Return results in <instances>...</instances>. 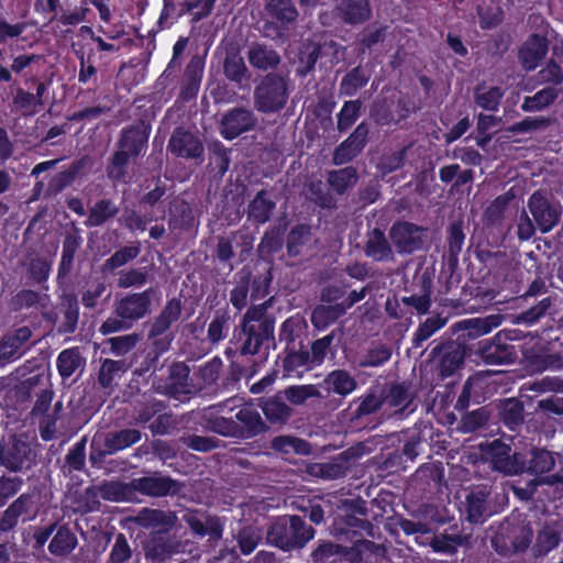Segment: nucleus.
<instances>
[{
    "label": "nucleus",
    "instance_id": "393cba45",
    "mask_svg": "<svg viewBox=\"0 0 563 563\" xmlns=\"http://www.w3.org/2000/svg\"><path fill=\"white\" fill-rule=\"evenodd\" d=\"M268 12L282 22H289L296 19L297 10L290 0H269Z\"/></svg>",
    "mask_w": 563,
    "mask_h": 563
},
{
    "label": "nucleus",
    "instance_id": "ea45409f",
    "mask_svg": "<svg viewBox=\"0 0 563 563\" xmlns=\"http://www.w3.org/2000/svg\"><path fill=\"white\" fill-rule=\"evenodd\" d=\"M20 486L21 481L16 476L0 478V505L12 497L20 489Z\"/></svg>",
    "mask_w": 563,
    "mask_h": 563
},
{
    "label": "nucleus",
    "instance_id": "de8ad7c7",
    "mask_svg": "<svg viewBox=\"0 0 563 563\" xmlns=\"http://www.w3.org/2000/svg\"><path fill=\"white\" fill-rule=\"evenodd\" d=\"M132 132H125L122 140V150L118 152L113 157V164L114 165H123L126 161L130 154H137V148H130L128 146V141L131 137Z\"/></svg>",
    "mask_w": 563,
    "mask_h": 563
},
{
    "label": "nucleus",
    "instance_id": "6e6d98bb",
    "mask_svg": "<svg viewBox=\"0 0 563 563\" xmlns=\"http://www.w3.org/2000/svg\"><path fill=\"white\" fill-rule=\"evenodd\" d=\"M329 344H330V340L328 338H323L313 343L312 353H313V357H314L316 362H318V363L321 362L322 356H323L325 350L328 349Z\"/></svg>",
    "mask_w": 563,
    "mask_h": 563
},
{
    "label": "nucleus",
    "instance_id": "8fccbe9b",
    "mask_svg": "<svg viewBox=\"0 0 563 563\" xmlns=\"http://www.w3.org/2000/svg\"><path fill=\"white\" fill-rule=\"evenodd\" d=\"M24 30V24H9L5 21H0V42L19 36Z\"/></svg>",
    "mask_w": 563,
    "mask_h": 563
},
{
    "label": "nucleus",
    "instance_id": "423d86ee",
    "mask_svg": "<svg viewBox=\"0 0 563 563\" xmlns=\"http://www.w3.org/2000/svg\"><path fill=\"white\" fill-rule=\"evenodd\" d=\"M254 125V119L250 111L235 110L223 117L221 134L232 140Z\"/></svg>",
    "mask_w": 563,
    "mask_h": 563
},
{
    "label": "nucleus",
    "instance_id": "20e7f679",
    "mask_svg": "<svg viewBox=\"0 0 563 563\" xmlns=\"http://www.w3.org/2000/svg\"><path fill=\"white\" fill-rule=\"evenodd\" d=\"M32 332L22 327L0 340V361L11 362L19 358L29 349Z\"/></svg>",
    "mask_w": 563,
    "mask_h": 563
},
{
    "label": "nucleus",
    "instance_id": "37998d69",
    "mask_svg": "<svg viewBox=\"0 0 563 563\" xmlns=\"http://www.w3.org/2000/svg\"><path fill=\"white\" fill-rule=\"evenodd\" d=\"M130 558V547L123 536H119L111 551L113 562L121 563Z\"/></svg>",
    "mask_w": 563,
    "mask_h": 563
},
{
    "label": "nucleus",
    "instance_id": "09e8293b",
    "mask_svg": "<svg viewBox=\"0 0 563 563\" xmlns=\"http://www.w3.org/2000/svg\"><path fill=\"white\" fill-rule=\"evenodd\" d=\"M366 82V78L361 76L357 69L350 73L342 81V86L347 93H352V89L362 87Z\"/></svg>",
    "mask_w": 563,
    "mask_h": 563
},
{
    "label": "nucleus",
    "instance_id": "cd10ccee",
    "mask_svg": "<svg viewBox=\"0 0 563 563\" xmlns=\"http://www.w3.org/2000/svg\"><path fill=\"white\" fill-rule=\"evenodd\" d=\"M235 418L242 423L245 430L251 433H256L262 430L261 417L258 412L250 406L241 408L236 412Z\"/></svg>",
    "mask_w": 563,
    "mask_h": 563
},
{
    "label": "nucleus",
    "instance_id": "ddd939ff",
    "mask_svg": "<svg viewBox=\"0 0 563 563\" xmlns=\"http://www.w3.org/2000/svg\"><path fill=\"white\" fill-rule=\"evenodd\" d=\"M217 0H177L174 10L177 15L194 12L195 20L209 15Z\"/></svg>",
    "mask_w": 563,
    "mask_h": 563
},
{
    "label": "nucleus",
    "instance_id": "dca6fc26",
    "mask_svg": "<svg viewBox=\"0 0 563 563\" xmlns=\"http://www.w3.org/2000/svg\"><path fill=\"white\" fill-rule=\"evenodd\" d=\"M188 523L197 534H209L216 539L222 536V523L218 518L190 516Z\"/></svg>",
    "mask_w": 563,
    "mask_h": 563
},
{
    "label": "nucleus",
    "instance_id": "a211bd4d",
    "mask_svg": "<svg viewBox=\"0 0 563 563\" xmlns=\"http://www.w3.org/2000/svg\"><path fill=\"white\" fill-rule=\"evenodd\" d=\"M76 544V536L70 530L62 528L51 541L49 550L54 554L66 555L75 549Z\"/></svg>",
    "mask_w": 563,
    "mask_h": 563
},
{
    "label": "nucleus",
    "instance_id": "c756f323",
    "mask_svg": "<svg viewBox=\"0 0 563 563\" xmlns=\"http://www.w3.org/2000/svg\"><path fill=\"white\" fill-rule=\"evenodd\" d=\"M555 461L549 451L538 450L533 452L530 470L536 474H543L552 471Z\"/></svg>",
    "mask_w": 563,
    "mask_h": 563
},
{
    "label": "nucleus",
    "instance_id": "f03ea898",
    "mask_svg": "<svg viewBox=\"0 0 563 563\" xmlns=\"http://www.w3.org/2000/svg\"><path fill=\"white\" fill-rule=\"evenodd\" d=\"M286 84L279 77H266L256 89V104L260 110H279L286 102Z\"/></svg>",
    "mask_w": 563,
    "mask_h": 563
},
{
    "label": "nucleus",
    "instance_id": "e2e57ef3",
    "mask_svg": "<svg viewBox=\"0 0 563 563\" xmlns=\"http://www.w3.org/2000/svg\"><path fill=\"white\" fill-rule=\"evenodd\" d=\"M232 246L229 241L221 240L218 244V255L222 260H228L232 256Z\"/></svg>",
    "mask_w": 563,
    "mask_h": 563
},
{
    "label": "nucleus",
    "instance_id": "39448f33",
    "mask_svg": "<svg viewBox=\"0 0 563 563\" xmlns=\"http://www.w3.org/2000/svg\"><path fill=\"white\" fill-rule=\"evenodd\" d=\"M548 52V41L543 36L532 35L521 46L519 58L522 66L528 69H534L544 58Z\"/></svg>",
    "mask_w": 563,
    "mask_h": 563
},
{
    "label": "nucleus",
    "instance_id": "a18cd8bd",
    "mask_svg": "<svg viewBox=\"0 0 563 563\" xmlns=\"http://www.w3.org/2000/svg\"><path fill=\"white\" fill-rule=\"evenodd\" d=\"M402 530L407 534H418L417 540L420 543H424L429 539V530L421 523H415L412 521H404L401 523Z\"/></svg>",
    "mask_w": 563,
    "mask_h": 563
},
{
    "label": "nucleus",
    "instance_id": "864d4df0",
    "mask_svg": "<svg viewBox=\"0 0 563 563\" xmlns=\"http://www.w3.org/2000/svg\"><path fill=\"white\" fill-rule=\"evenodd\" d=\"M224 322L221 320H213L208 329V335L213 341L217 342L224 336Z\"/></svg>",
    "mask_w": 563,
    "mask_h": 563
},
{
    "label": "nucleus",
    "instance_id": "6e6552de",
    "mask_svg": "<svg viewBox=\"0 0 563 563\" xmlns=\"http://www.w3.org/2000/svg\"><path fill=\"white\" fill-rule=\"evenodd\" d=\"M31 455V448L24 441H12L4 449L1 454V461L4 466L12 471H19L24 467L29 462Z\"/></svg>",
    "mask_w": 563,
    "mask_h": 563
},
{
    "label": "nucleus",
    "instance_id": "c85d7f7f",
    "mask_svg": "<svg viewBox=\"0 0 563 563\" xmlns=\"http://www.w3.org/2000/svg\"><path fill=\"white\" fill-rule=\"evenodd\" d=\"M366 253L375 260L388 257L390 251L382 232L376 230L373 232L367 243Z\"/></svg>",
    "mask_w": 563,
    "mask_h": 563
},
{
    "label": "nucleus",
    "instance_id": "f257e3e1",
    "mask_svg": "<svg viewBox=\"0 0 563 563\" xmlns=\"http://www.w3.org/2000/svg\"><path fill=\"white\" fill-rule=\"evenodd\" d=\"M314 536V531L299 517L278 518L267 533V541L284 551L302 548Z\"/></svg>",
    "mask_w": 563,
    "mask_h": 563
},
{
    "label": "nucleus",
    "instance_id": "7c9ffc66",
    "mask_svg": "<svg viewBox=\"0 0 563 563\" xmlns=\"http://www.w3.org/2000/svg\"><path fill=\"white\" fill-rule=\"evenodd\" d=\"M180 311H181V307H180L179 301H177V300L169 301L168 305L166 306L165 310L161 314L159 319L154 324L155 332L158 333V332L164 331L166 328H168V325L172 322L177 320V318L180 314Z\"/></svg>",
    "mask_w": 563,
    "mask_h": 563
},
{
    "label": "nucleus",
    "instance_id": "13d9d810",
    "mask_svg": "<svg viewBox=\"0 0 563 563\" xmlns=\"http://www.w3.org/2000/svg\"><path fill=\"white\" fill-rule=\"evenodd\" d=\"M133 344H134V342L132 341V339L128 338V336L117 338V339L112 340L113 349L118 353H123V352L128 351Z\"/></svg>",
    "mask_w": 563,
    "mask_h": 563
},
{
    "label": "nucleus",
    "instance_id": "2f4dec72",
    "mask_svg": "<svg viewBox=\"0 0 563 563\" xmlns=\"http://www.w3.org/2000/svg\"><path fill=\"white\" fill-rule=\"evenodd\" d=\"M263 411L272 421H283L289 416V408L277 398L267 400L263 406Z\"/></svg>",
    "mask_w": 563,
    "mask_h": 563
},
{
    "label": "nucleus",
    "instance_id": "49530a36",
    "mask_svg": "<svg viewBox=\"0 0 563 563\" xmlns=\"http://www.w3.org/2000/svg\"><path fill=\"white\" fill-rule=\"evenodd\" d=\"M540 77L542 81L560 84L563 80V73L556 64L550 63L540 71Z\"/></svg>",
    "mask_w": 563,
    "mask_h": 563
},
{
    "label": "nucleus",
    "instance_id": "4c0bfd02",
    "mask_svg": "<svg viewBox=\"0 0 563 563\" xmlns=\"http://www.w3.org/2000/svg\"><path fill=\"white\" fill-rule=\"evenodd\" d=\"M360 103L357 101L346 102L339 114V128L347 129L358 117Z\"/></svg>",
    "mask_w": 563,
    "mask_h": 563
},
{
    "label": "nucleus",
    "instance_id": "a19ab883",
    "mask_svg": "<svg viewBox=\"0 0 563 563\" xmlns=\"http://www.w3.org/2000/svg\"><path fill=\"white\" fill-rule=\"evenodd\" d=\"M444 325V320L440 318H429L421 324L417 331L416 339L424 341L430 338L435 331Z\"/></svg>",
    "mask_w": 563,
    "mask_h": 563
},
{
    "label": "nucleus",
    "instance_id": "4be33fe9",
    "mask_svg": "<svg viewBox=\"0 0 563 563\" xmlns=\"http://www.w3.org/2000/svg\"><path fill=\"white\" fill-rule=\"evenodd\" d=\"M249 59L253 66L264 69L275 66L279 62V57L274 51L260 45L250 49Z\"/></svg>",
    "mask_w": 563,
    "mask_h": 563
},
{
    "label": "nucleus",
    "instance_id": "72a5a7b5",
    "mask_svg": "<svg viewBox=\"0 0 563 563\" xmlns=\"http://www.w3.org/2000/svg\"><path fill=\"white\" fill-rule=\"evenodd\" d=\"M141 439V433L137 430H122L114 434L110 440V445L113 450H123Z\"/></svg>",
    "mask_w": 563,
    "mask_h": 563
},
{
    "label": "nucleus",
    "instance_id": "3c124183",
    "mask_svg": "<svg viewBox=\"0 0 563 563\" xmlns=\"http://www.w3.org/2000/svg\"><path fill=\"white\" fill-rule=\"evenodd\" d=\"M471 126V121L468 118H463L460 120L446 134V142H453L457 140L461 135H463L468 128Z\"/></svg>",
    "mask_w": 563,
    "mask_h": 563
},
{
    "label": "nucleus",
    "instance_id": "58836bf2",
    "mask_svg": "<svg viewBox=\"0 0 563 563\" xmlns=\"http://www.w3.org/2000/svg\"><path fill=\"white\" fill-rule=\"evenodd\" d=\"M113 213V206L109 201H101L97 203L91 210L89 222L91 225H98Z\"/></svg>",
    "mask_w": 563,
    "mask_h": 563
},
{
    "label": "nucleus",
    "instance_id": "c9c22d12",
    "mask_svg": "<svg viewBox=\"0 0 563 563\" xmlns=\"http://www.w3.org/2000/svg\"><path fill=\"white\" fill-rule=\"evenodd\" d=\"M428 540L433 551L441 553H453L460 544L459 538L450 536L429 537Z\"/></svg>",
    "mask_w": 563,
    "mask_h": 563
},
{
    "label": "nucleus",
    "instance_id": "052dcab7",
    "mask_svg": "<svg viewBox=\"0 0 563 563\" xmlns=\"http://www.w3.org/2000/svg\"><path fill=\"white\" fill-rule=\"evenodd\" d=\"M190 446L196 451H208L213 446V443L207 438L196 437L191 440Z\"/></svg>",
    "mask_w": 563,
    "mask_h": 563
},
{
    "label": "nucleus",
    "instance_id": "680f3d73",
    "mask_svg": "<svg viewBox=\"0 0 563 563\" xmlns=\"http://www.w3.org/2000/svg\"><path fill=\"white\" fill-rule=\"evenodd\" d=\"M378 407V401L375 396L366 397L360 406L362 413H369Z\"/></svg>",
    "mask_w": 563,
    "mask_h": 563
},
{
    "label": "nucleus",
    "instance_id": "5701e85b",
    "mask_svg": "<svg viewBox=\"0 0 563 563\" xmlns=\"http://www.w3.org/2000/svg\"><path fill=\"white\" fill-rule=\"evenodd\" d=\"M273 449L284 454H308L309 445L297 438L278 437L273 441Z\"/></svg>",
    "mask_w": 563,
    "mask_h": 563
},
{
    "label": "nucleus",
    "instance_id": "bf43d9fd",
    "mask_svg": "<svg viewBox=\"0 0 563 563\" xmlns=\"http://www.w3.org/2000/svg\"><path fill=\"white\" fill-rule=\"evenodd\" d=\"M495 125H497V120L495 117L488 114H481L478 117L477 126L479 131L485 132Z\"/></svg>",
    "mask_w": 563,
    "mask_h": 563
},
{
    "label": "nucleus",
    "instance_id": "1a4fd4ad",
    "mask_svg": "<svg viewBox=\"0 0 563 563\" xmlns=\"http://www.w3.org/2000/svg\"><path fill=\"white\" fill-rule=\"evenodd\" d=\"M169 148L179 156L197 157L202 153V145L190 133L177 131L169 141Z\"/></svg>",
    "mask_w": 563,
    "mask_h": 563
},
{
    "label": "nucleus",
    "instance_id": "4d7b16f0",
    "mask_svg": "<svg viewBox=\"0 0 563 563\" xmlns=\"http://www.w3.org/2000/svg\"><path fill=\"white\" fill-rule=\"evenodd\" d=\"M533 225L531 221L526 218L523 221H521L518 225V234L519 238L522 240H528L533 234Z\"/></svg>",
    "mask_w": 563,
    "mask_h": 563
},
{
    "label": "nucleus",
    "instance_id": "6ab92c4d",
    "mask_svg": "<svg viewBox=\"0 0 563 563\" xmlns=\"http://www.w3.org/2000/svg\"><path fill=\"white\" fill-rule=\"evenodd\" d=\"M81 363L78 351L74 349L63 351L57 357V368L63 377L71 376Z\"/></svg>",
    "mask_w": 563,
    "mask_h": 563
},
{
    "label": "nucleus",
    "instance_id": "79ce46f5",
    "mask_svg": "<svg viewBox=\"0 0 563 563\" xmlns=\"http://www.w3.org/2000/svg\"><path fill=\"white\" fill-rule=\"evenodd\" d=\"M139 254V249L136 246H129L121 251H118L110 260L107 261V266L110 268H115L122 266L128 261L134 258Z\"/></svg>",
    "mask_w": 563,
    "mask_h": 563
},
{
    "label": "nucleus",
    "instance_id": "bb28decb",
    "mask_svg": "<svg viewBox=\"0 0 563 563\" xmlns=\"http://www.w3.org/2000/svg\"><path fill=\"white\" fill-rule=\"evenodd\" d=\"M556 98V91L554 88H544L537 92L533 97L526 98L523 109L529 111L541 110L549 106Z\"/></svg>",
    "mask_w": 563,
    "mask_h": 563
},
{
    "label": "nucleus",
    "instance_id": "4468645a",
    "mask_svg": "<svg viewBox=\"0 0 563 563\" xmlns=\"http://www.w3.org/2000/svg\"><path fill=\"white\" fill-rule=\"evenodd\" d=\"M329 390L338 395L346 396L356 388V380L344 371H334L328 375L324 380Z\"/></svg>",
    "mask_w": 563,
    "mask_h": 563
},
{
    "label": "nucleus",
    "instance_id": "7ed1b4c3",
    "mask_svg": "<svg viewBox=\"0 0 563 563\" xmlns=\"http://www.w3.org/2000/svg\"><path fill=\"white\" fill-rule=\"evenodd\" d=\"M528 207L542 232L552 230L562 214V207L548 203L541 192H534L530 197Z\"/></svg>",
    "mask_w": 563,
    "mask_h": 563
},
{
    "label": "nucleus",
    "instance_id": "5fc2aeb1",
    "mask_svg": "<svg viewBox=\"0 0 563 563\" xmlns=\"http://www.w3.org/2000/svg\"><path fill=\"white\" fill-rule=\"evenodd\" d=\"M246 289L245 287H236L231 294V302L238 309L243 308L246 305Z\"/></svg>",
    "mask_w": 563,
    "mask_h": 563
},
{
    "label": "nucleus",
    "instance_id": "f3484780",
    "mask_svg": "<svg viewBox=\"0 0 563 563\" xmlns=\"http://www.w3.org/2000/svg\"><path fill=\"white\" fill-rule=\"evenodd\" d=\"M504 92L498 87L478 86L475 90V102L486 110H496Z\"/></svg>",
    "mask_w": 563,
    "mask_h": 563
},
{
    "label": "nucleus",
    "instance_id": "0e129e2a",
    "mask_svg": "<svg viewBox=\"0 0 563 563\" xmlns=\"http://www.w3.org/2000/svg\"><path fill=\"white\" fill-rule=\"evenodd\" d=\"M459 166L457 165H450L441 168L440 170V178L443 181H451L456 173H457Z\"/></svg>",
    "mask_w": 563,
    "mask_h": 563
},
{
    "label": "nucleus",
    "instance_id": "69168bd1",
    "mask_svg": "<svg viewBox=\"0 0 563 563\" xmlns=\"http://www.w3.org/2000/svg\"><path fill=\"white\" fill-rule=\"evenodd\" d=\"M32 59H33V56H25V55L18 56L13 60L12 69L14 71H21L23 68H25L31 63Z\"/></svg>",
    "mask_w": 563,
    "mask_h": 563
},
{
    "label": "nucleus",
    "instance_id": "2eb2a0df",
    "mask_svg": "<svg viewBox=\"0 0 563 563\" xmlns=\"http://www.w3.org/2000/svg\"><path fill=\"white\" fill-rule=\"evenodd\" d=\"M342 18L351 23H358L369 15L368 3L366 0H343L339 5Z\"/></svg>",
    "mask_w": 563,
    "mask_h": 563
},
{
    "label": "nucleus",
    "instance_id": "473e14b6",
    "mask_svg": "<svg viewBox=\"0 0 563 563\" xmlns=\"http://www.w3.org/2000/svg\"><path fill=\"white\" fill-rule=\"evenodd\" d=\"M272 209L273 203L265 198L264 194H258L250 206V214L258 222H265Z\"/></svg>",
    "mask_w": 563,
    "mask_h": 563
},
{
    "label": "nucleus",
    "instance_id": "0eeeda50",
    "mask_svg": "<svg viewBox=\"0 0 563 563\" xmlns=\"http://www.w3.org/2000/svg\"><path fill=\"white\" fill-rule=\"evenodd\" d=\"M390 239L399 251L412 252L421 243V231L409 223H398L391 228Z\"/></svg>",
    "mask_w": 563,
    "mask_h": 563
},
{
    "label": "nucleus",
    "instance_id": "aec40b11",
    "mask_svg": "<svg viewBox=\"0 0 563 563\" xmlns=\"http://www.w3.org/2000/svg\"><path fill=\"white\" fill-rule=\"evenodd\" d=\"M486 498L487 495L483 490L472 493L467 497V518L470 521L478 522L484 515L488 514Z\"/></svg>",
    "mask_w": 563,
    "mask_h": 563
},
{
    "label": "nucleus",
    "instance_id": "a878e982",
    "mask_svg": "<svg viewBox=\"0 0 563 563\" xmlns=\"http://www.w3.org/2000/svg\"><path fill=\"white\" fill-rule=\"evenodd\" d=\"M482 5L485 7L486 11L481 7L478 9L479 23L483 27H493L498 25L503 20V11L499 7L493 3V0H483Z\"/></svg>",
    "mask_w": 563,
    "mask_h": 563
},
{
    "label": "nucleus",
    "instance_id": "9d476101",
    "mask_svg": "<svg viewBox=\"0 0 563 563\" xmlns=\"http://www.w3.org/2000/svg\"><path fill=\"white\" fill-rule=\"evenodd\" d=\"M496 453L492 460V465L495 470L500 471L505 474H516L520 472L525 463L518 454L512 457L509 455V449L500 443L494 444Z\"/></svg>",
    "mask_w": 563,
    "mask_h": 563
},
{
    "label": "nucleus",
    "instance_id": "f8f14e48",
    "mask_svg": "<svg viewBox=\"0 0 563 563\" xmlns=\"http://www.w3.org/2000/svg\"><path fill=\"white\" fill-rule=\"evenodd\" d=\"M366 135L367 130L360 125L355 132L335 151L334 161L341 164L353 158L364 146Z\"/></svg>",
    "mask_w": 563,
    "mask_h": 563
},
{
    "label": "nucleus",
    "instance_id": "9b49d317",
    "mask_svg": "<svg viewBox=\"0 0 563 563\" xmlns=\"http://www.w3.org/2000/svg\"><path fill=\"white\" fill-rule=\"evenodd\" d=\"M150 305L151 301L147 294L129 296L120 301L118 313L122 318L139 319L148 311Z\"/></svg>",
    "mask_w": 563,
    "mask_h": 563
},
{
    "label": "nucleus",
    "instance_id": "c03bdc74",
    "mask_svg": "<svg viewBox=\"0 0 563 563\" xmlns=\"http://www.w3.org/2000/svg\"><path fill=\"white\" fill-rule=\"evenodd\" d=\"M286 398L292 404H301L312 395L309 386L290 387L285 391Z\"/></svg>",
    "mask_w": 563,
    "mask_h": 563
},
{
    "label": "nucleus",
    "instance_id": "774afa93",
    "mask_svg": "<svg viewBox=\"0 0 563 563\" xmlns=\"http://www.w3.org/2000/svg\"><path fill=\"white\" fill-rule=\"evenodd\" d=\"M163 518V512L158 510H146L143 516L141 517V520L148 521L150 523H156L161 521Z\"/></svg>",
    "mask_w": 563,
    "mask_h": 563
},
{
    "label": "nucleus",
    "instance_id": "f704fd0d",
    "mask_svg": "<svg viewBox=\"0 0 563 563\" xmlns=\"http://www.w3.org/2000/svg\"><path fill=\"white\" fill-rule=\"evenodd\" d=\"M224 71L230 79L240 81L246 71L242 57L238 55L228 56L225 59Z\"/></svg>",
    "mask_w": 563,
    "mask_h": 563
},
{
    "label": "nucleus",
    "instance_id": "b1692460",
    "mask_svg": "<svg viewBox=\"0 0 563 563\" xmlns=\"http://www.w3.org/2000/svg\"><path fill=\"white\" fill-rule=\"evenodd\" d=\"M356 173L352 167L334 170L329 176V183L338 192H343L356 183Z\"/></svg>",
    "mask_w": 563,
    "mask_h": 563
},
{
    "label": "nucleus",
    "instance_id": "603ef678",
    "mask_svg": "<svg viewBox=\"0 0 563 563\" xmlns=\"http://www.w3.org/2000/svg\"><path fill=\"white\" fill-rule=\"evenodd\" d=\"M532 540V530L527 527L520 528V536L514 541V548L516 551L525 550Z\"/></svg>",
    "mask_w": 563,
    "mask_h": 563
},
{
    "label": "nucleus",
    "instance_id": "412c9836",
    "mask_svg": "<svg viewBox=\"0 0 563 563\" xmlns=\"http://www.w3.org/2000/svg\"><path fill=\"white\" fill-rule=\"evenodd\" d=\"M261 539L262 530L258 527L249 526L246 528H243L238 536V542L241 552L244 555L252 553L257 547Z\"/></svg>",
    "mask_w": 563,
    "mask_h": 563
},
{
    "label": "nucleus",
    "instance_id": "338daca9",
    "mask_svg": "<svg viewBox=\"0 0 563 563\" xmlns=\"http://www.w3.org/2000/svg\"><path fill=\"white\" fill-rule=\"evenodd\" d=\"M96 74V68L92 65L85 66L81 63V69L79 71V81L87 82Z\"/></svg>",
    "mask_w": 563,
    "mask_h": 563
},
{
    "label": "nucleus",
    "instance_id": "e433bc0d",
    "mask_svg": "<svg viewBox=\"0 0 563 563\" xmlns=\"http://www.w3.org/2000/svg\"><path fill=\"white\" fill-rule=\"evenodd\" d=\"M24 503L25 501L22 498H19L4 511L3 517L0 520L1 530H8L16 523L18 517L24 508Z\"/></svg>",
    "mask_w": 563,
    "mask_h": 563
}]
</instances>
